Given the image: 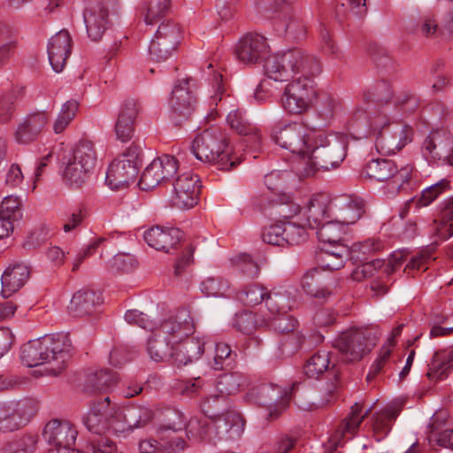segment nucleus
Wrapping results in <instances>:
<instances>
[{
  "mask_svg": "<svg viewBox=\"0 0 453 453\" xmlns=\"http://www.w3.org/2000/svg\"><path fill=\"white\" fill-rule=\"evenodd\" d=\"M265 75L275 81H291L284 88L281 105L289 114L299 115L311 106L316 91L312 79L320 74V60L301 48H293L265 58Z\"/></svg>",
  "mask_w": 453,
  "mask_h": 453,
  "instance_id": "f257e3e1",
  "label": "nucleus"
},
{
  "mask_svg": "<svg viewBox=\"0 0 453 453\" xmlns=\"http://www.w3.org/2000/svg\"><path fill=\"white\" fill-rule=\"evenodd\" d=\"M66 342V337L63 335H46L29 341L21 347V361L28 367L47 365L43 372L58 376L65 368L69 357V344Z\"/></svg>",
  "mask_w": 453,
  "mask_h": 453,
  "instance_id": "f03ea898",
  "label": "nucleus"
},
{
  "mask_svg": "<svg viewBox=\"0 0 453 453\" xmlns=\"http://www.w3.org/2000/svg\"><path fill=\"white\" fill-rule=\"evenodd\" d=\"M347 145L342 139L325 134H314L312 146L307 156L301 157L296 171L300 176H314L319 171L337 168L346 157Z\"/></svg>",
  "mask_w": 453,
  "mask_h": 453,
  "instance_id": "7ed1b4c3",
  "label": "nucleus"
},
{
  "mask_svg": "<svg viewBox=\"0 0 453 453\" xmlns=\"http://www.w3.org/2000/svg\"><path fill=\"white\" fill-rule=\"evenodd\" d=\"M191 151L198 160L216 165L219 170L229 171L235 166L234 160L231 158L228 139L218 127L197 134L192 142Z\"/></svg>",
  "mask_w": 453,
  "mask_h": 453,
  "instance_id": "20e7f679",
  "label": "nucleus"
},
{
  "mask_svg": "<svg viewBox=\"0 0 453 453\" xmlns=\"http://www.w3.org/2000/svg\"><path fill=\"white\" fill-rule=\"evenodd\" d=\"M96 163V151L89 141L80 142L73 149L63 172V180L70 188H81L90 177Z\"/></svg>",
  "mask_w": 453,
  "mask_h": 453,
  "instance_id": "39448f33",
  "label": "nucleus"
},
{
  "mask_svg": "<svg viewBox=\"0 0 453 453\" xmlns=\"http://www.w3.org/2000/svg\"><path fill=\"white\" fill-rule=\"evenodd\" d=\"M376 345L375 335L367 329H352L342 333L334 342L344 362H356L368 355Z\"/></svg>",
  "mask_w": 453,
  "mask_h": 453,
  "instance_id": "423d86ee",
  "label": "nucleus"
},
{
  "mask_svg": "<svg viewBox=\"0 0 453 453\" xmlns=\"http://www.w3.org/2000/svg\"><path fill=\"white\" fill-rule=\"evenodd\" d=\"M272 137L280 147L302 157L308 154L313 142V135L303 123L292 121L280 123L274 127Z\"/></svg>",
  "mask_w": 453,
  "mask_h": 453,
  "instance_id": "0eeeda50",
  "label": "nucleus"
},
{
  "mask_svg": "<svg viewBox=\"0 0 453 453\" xmlns=\"http://www.w3.org/2000/svg\"><path fill=\"white\" fill-rule=\"evenodd\" d=\"M36 403L31 399L0 403V431L12 432L27 424L36 413Z\"/></svg>",
  "mask_w": 453,
  "mask_h": 453,
  "instance_id": "6e6552de",
  "label": "nucleus"
},
{
  "mask_svg": "<svg viewBox=\"0 0 453 453\" xmlns=\"http://www.w3.org/2000/svg\"><path fill=\"white\" fill-rule=\"evenodd\" d=\"M180 34L181 28L179 24L171 20L162 22L149 47L151 59L156 62L166 60L176 50Z\"/></svg>",
  "mask_w": 453,
  "mask_h": 453,
  "instance_id": "1a4fd4ad",
  "label": "nucleus"
},
{
  "mask_svg": "<svg viewBox=\"0 0 453 453\" xmlns=\"http://www.w3.org/2000/svg\"><path fill=\"white\" fill-rule=\"evenodd\" d=\"M77 434V430L68 421L54 419L48 422L43 430V437L50 446L48 453H73L72 446Z\"/></svg>",
  "mask_w": 453,
  "mask_h": 453,
  "instance_id": "9d476101",
  "label": "nucleus"
},
{
  "mask_svg": "<svg viewBox=\"0 0 453 453\" xmlns=\"http://www.w3.org/2000/svg\"><path fill=\"white\" fill-rule=\"evenodd\" d=\"M178 169L179 162L173 156H159L144 169L139 185L143 190L152 189L173 178Z\"/></svg>",
  "mask_w": 453,
  "mask_h": 453,
  "instance_id": "9b49d317",
  "label": "nucleus"
},
{
  "mask_svg": "<svg viewBox=\"0 0 453 453\" xmlns=\"http://www.w3.org/2000/svg\"><path fill=\"white\" fill-rule=\"evenodd\" d=\"M190 79L179 81L175 84L170 105L172 109V118L177 124L187 120L194 112L196 98L194 96V84H191Z\"/></svg>",
  "mask_w": 453,
  "mask_h": 453,
  "instance_id": "f8f14e48",
  "label": "nucleus"
},
{
  "mask_svg": "<svg viewBox=\"0 0 453 453\" xmlns=\"http://www.w3.org/2000/svg\"><path fill=\"white\" fill-rule=\"evenodd\" d=\"M200 183L199 177L192 173L179 175L173 182L172 205L181 210L196 205L200 196Z\"/></svg>",
  "mask_w": 453,
  "mask_h": 453,
  "instance_id": "ddd939ff",
  "label": "nucleus"
},
{
  "mask_svg": "<svg viewBox=\"0 0 453 453\" xmlns=\"http://www.w3.org/2000/svg\"><path fill=\"white\" fill-rule=\"evenodd\" d=\"M172 345L182 342L194 334L195 324L188 308H179L176 313L165 320L158 328Z\"/></svg>",
  "mask_w": 453,
  "mask_h": 453,
  "instance_id": "4468645a",
  "label": "nucleus"
},
{
  "mask_svg": "<svg viewBox=\"0 0 453 453\" xmlns=\"http://www.w3.org/2000/svg\"><path fill=\"white\" fill-rule=\"evenodd\" d=\"M269 47L266 39L258 34L244 35L235 45L237 59L245 65H256L265 58Z\"/></svg>",
  "mask_w": 453,
  "mask_h": 453,
  "instance_id": "2eb2a0df",
  "label": "nucleus"
},
{
  "mask_svg": "<svg viewBox=\"0 0 453 453\" xmlns=\"http://www.w3.org/2000/svg\"><path fill=\"white\" fill-rule=\"evenodd\" d=\"M365 212L364 201L354 196L342 195L332 199L330 216L346 226L356 223Z\"/></svg>",
  "mask_w": 453,
  "mask_h": 453,
  "instance_id": "dca6fc26",
  "label": "nucleus"
},
{
  "mask_svg": "<svg viewBox=\"0 0 453 453\" xmlns=\"http://www.w3.org/2000/svg\"><path fill=\"white\" fill-rule=\"evenodd\" d=\"M245 425L246 420L240 411L234 409H228L215 419L212 423V427L216 431V435L219 439L236 441L243 434Z\"/></svg>",
  "mask_w": 453,
  "mask_h": 453,
  "instance_id": "f3484780",
  "label": "nucleus"
},
{
  "mask_svg": "<svg viewBox=\"0 0 453 453\" xmlns=\"http://www.w3.org/2000/svg\"><path fill=\"white\" fill-rule=\"evenodd\" d=\"M140 111L141 104L135 98H126L120 104L115 123V134L119 141L127 142L133 137Z\"/></svg>",
  "mask_w": 453,
  "mask_h": 453,
  "instance_id": "a211bd4d",
  "label": "nucleus"
},
{
  "mask_svg": "<svg viewBox=\"0 0 453 453\" xmlns=\"http://www.w3.org/2000/svg\"><path fill=\"white\" fill-rule=\"evenodd\" d=\"M331 204L332 198L328 195L325 193L315 194L305 204L300 217L310 228L316 229L324 221L331 219Z\"/></svg>",
  "mask_w": 453,
  "mask_h": 453,
  "instance_id": "6ab92c4d",
  "label": "nucleus"
},
{
  "mask_svg": "<svg viewBox=\"0 0 453 453\" xmlns=\"http://www.w3.org/2000/svg\"><path fill=\"white\" fill-rule=\"evenodd\" d=\"M143 237L151 248L168 253L176 249L183 238V233L176 227L154 226L144 232Z\"/></svg>",
  "mask_w": 453,
  "mask_h": 453,
  "instance_id": "aec40b11",
  "label": "nucleus"
},
{
  "mask_svg": "<svg viewBox=\"0 0 453 453\" xmlns=\"http://www.w3.org/2000/svg\"><path fill=\"white\" fill-rule=\"evenodd\" d=\"M72 37L65 29L60 30L50 37L47 51L49 61L55 72L59 73L64 69L72 52Z\"/></svg>",
  "mask_w": 453,
  "mask_h": 453,
  "instance_id": "412c9836",
  "label": "nucleus"
},
{
  "mask_svg": "<svg viewBox=\"0 0 453 453\" xmlns=\"http://www.w3.org/2000/svg\"><path fill=\"white\" fill-rule=\"evenodd\" d=\"M108 9L102 3L89 4L83 12V19L88 36L99 41L109 26Z\"/></svg>",
  "mask_w": 453,
  "mask_h": 453,
  "instance_id": "4be33fe9",
  "label": "nucleus"
},
{
  "mask_svg": "<svg viewBox=\"0 0 453 453\" xmlns=\"http://www.w3.org/2000/svg\"><path fill=\"white\" fill-rule=\"evenodd\" d=\"M137 174L138 166L118 157L108 167L106 182L111 189L126 188L135 180Z\"/></svg>",
  "mask_w": 453,
  "mask_h": 453,
  "instance_id": "5701e85b",
  "label": "nucleus"
},
{
  "mask_svg": "<svg viewBox=\"0 0 453 453\" xmlns=\"http://www.w3.org/2000/svg\"><path fill=\"white\" fill-rule=\"evenodd\" d=\"M48 121L49 115L44 111L29 114L19 124L14 133L16 142L22 144L34 142L42 132Z\"/></svg>",
  "mask_w": 453,
  "mask_h": 453,
  "instance_id": "b1692460",
  "label": "nucleus"
},
{
  "mask_svg": "<svg viewBox=\"0 0 453 453\" xmlns=\"http://www.w3.org/2000/svg\"><path fill=\"white\" fill-rule=\"evenodd\" d=\"M109 403H111L109 396L92 403L89 411L83 418L84 425L89 432L102 434L109 430Z\"/></svg>",
  "mask_w": 453,
  "mask_h": 453,
  "instance_id": "393cba45",
  "label": "nucleus"
},
{
  "mask_svg": "<svg viewBox=\"0 0 453 453\" xmlns=\"http://www.w3.org/2000/svg\"><path fill=\"white\" fill-rule=\"evenodd\" d=\"M226 122L229 127L237 134L247 137V142H250L252 147L257 148L260 146L261 134L259 129L249 121L245 113L240 109L230 111L226 117Z\"/></svg>",
  "mask_w": 453,
  "mask_h": 453,
  "instance_id": "a878e982",
  "label": "nucleus"
},
{
  "mask_svg": "<svg viewBox=\"0 0 453 453\" xmlns=\"http://www.w3.org/2000/svg\"><path fill=\"white\" fill-rule=\"evenodd\" d=\"M102 303L101 294L92 288H83L76 291L68 305V312L73 317H83L94 311Z\"/></svg>",
  "mask_w": 453,
  "mask_h": 453,
  "instance_id": "bb28decb",
  "label": "nucleus"
},
{
  "mask_svg": "<svg viewBox=\"0 0 453 453\" xmlns=\"http://www.w3.org/2000/svg\"><path fill=\"white\" fill-rule=\"evenodd\" d=\"M204 351V342L188 338L172 345V360L177 366L187 365L198 360Z\"/></svg>",
  "mask_w": 453,
  "mask_h": 453,
  "instance_id": "cd10ccee",
  "label": "nucleus"
},
{
  "mask_svg": "<svg viewBox=\"0 0 453 453\" xmlns=\"http://www.w3.org/2000/svg\"><path fill=\"white\" fill-rule=\"evenodd\" d=\"M30 275V268L23 264H16L8 266L4 272L2 280V295L10 297L19 291L27 281Z\"/></svg>",
  "mask_w": 453,
  "mask_h": 453,
  "instance_id": "c85d7f7f",
  "label": "nucleus"
},
{
  "mask_svg": "<svg viewBox=\"0 0 453 453\" xmlns=\"http://www.w3.org/2000/svg\"><path fill=\"white\" fill-rule=\"evenodd\" d=\"M423 149L433 158L445 161L453 150V139L445 132L434 131L425 139Z\"/></svg>",
  "mask_w": 453,
  "mask_h": 453,
  "instance_id": "c756f323",
  "label": "nucleus"
},
{
  "mask_svg": "<svg viewBox=\"0 0 453 453\" xmlns=\"http://www.w3.org/2000/svg\"><path fill=\"white\" fill-rule=\"evenodd\" d=\"M453 371V348L434 352L428 364L426 377L430 380H443Z\"/></svg>",
  "mask_w": 453,
  "mask_h": 453,
  "instance_id": "7c9ffc66",
  "label": "nucleus"
},
{
  "mask_svg": "<svg viewBox=\"0 0 453 453\" xmlns=\"http://www.w3.org/2000/svg\"><path fill=\"white\" fill-rule=\"evenodd\" d=\"M349 257V248L347 244H329L327 249L320 251L318 261L326 270H339L344 265L345 260Z\"/></svg>",
  "mask_w": 453,
  "mask_h": 453,
  "instance_id": "2f4dec72",
  "label": "nucleus"
},
{
  "mask_svg": "<svg viewBox=\"0 0 453 453\" xmlns=\"http://www.w3.org/2000/svg\"><path fill=\"white\" fill-rule=\"evenodd\" d=\"M354 411H349L345 418L341 419L334 426L333 432L329 438V442L334 449L339 446H342L346 441L353 438L358 432L360 427L358 423L359 419L357 420L354 418Z\"/></svg>",
  "mask_w": 453,
  "mask_h": 453,
  "instance_id": "473e14b6",
  "label": "nucleus"
},
{
  "mask_svg": "<svg viewBox=\"0 0 453 453\" xmlns=\"http://www.w3.org/2000/svg\"><path fill=\"white\" fill-rule=\"evenodd\" d=\"M395 172L388 181V187L397 193H408L417 187V173L414 166L405 165L401 168L395 165Z\"/></svg>",
  "mask_w": 453,
  "mask_h": 453,
  "instance_id": "72a5a7b5",
  "label": "nucleus"
},
{
  "mask_svg": "<svg viewBox=\"0 0 453 453\" xmlns=\"http://www.w3.org/2000/svg\"><path fill=\"white\" fill-rule=\"evenodd\" d=\"M399 414L398 410L388 407L374 412L371 417V427L374 438L380 441L390 432L392 424Z\"/></svg>",
  "mask_w": 453,
  "mask_h": 453,
  "instance_id": "f704fd0d",
  "label": "nucleus"
},
{
  "mask_svg": "<svg viewBox=\"0 0 453 453\" xmlns=\"http://www.w3.org/2000/svg\"><path fill=\"white\" fill-rule=\"evenodd\" d=\"M285 392L273 383H263L251 388L247 394L249 401L261 405H272L279 398H281Z\"/></svg>",
  "mask_w": 453,
  "mask_h": 453,
  "instance_id": "c9c22d12",
  "label": "nucleus"
},
{
  "mask_svg": "<svg viewBox=\"0 0 453 453\" xmlns=\"http://www.w3.org/2000/svg\"><path fill=\"white\" fill-rule=\"evenodd\" d=\"M395 163L390 159L377 158L369 161L362 170L363 177L377 181H389L395 172Z\"/></svg>",
  "mask_w": 453,
  "mask_h": 453,
  "instance_id": "e433bc0d",
  "label": "nucleus"
},
{
  "mask_svg": "<svg viewBox=\"0 0 453 453\" xmlns=\"http://www.w3.org/2000/svg\"><path fill=\"white\" fill-rule=\"evenodd\" d=\"M323 283V275L317 269L305 273L301 279L302 289L318 299H326L332 295V291Z\"/></svg>",
  "mask_w": 453,
  "mask_h": 453,
  "instance_id": "4c0bfd02",
  "label": "nucleus"
},
{
  "mask_svg": "<svg viewBox=\"0 0 453 453\" xmlns=\"http://www.w3.org/2000/svg\"><path fill=\"white\" fill-rule=\"evenodd\" d=\"M348 228V226L342 224L339 220L336 221V219H328L316 229L320 242L328 244H339L342 243Z\"/></svg>",
  "mask_w": 453,
  "mask_h": 453,
  "instance_id": "58836bf2",
  "label": "nucleus"
},
{
  "mask_svg": "<svg viewBox=\"0 0 453 453\" xmlns=\"http://www.w3.org/2000/svg\"><path fill=\"white\" fill-rule=\"evenodd\" d=\"M118 375L109 369H101L89 375L87 389L91 393H104L117 385Z\"/></svg>",
  "mask_w": 453,
  "mask_h": 453,
  "instance_id": "ea45409f",
  "label": "nucleus"
},
{
  "mask_svg": "<svg viewBox=\"0 0 453 453\" xmlns=\"http://www.w3.org/2000/svg\"><path fill=\"white\" fill-rule=\"evenodd\" d=\"M148 352L151 359L163 362L172 359V342L159 329L149 339Z\"/></svg>",
  "mask_w": 453,
  "mask_h": 453,
  "instance_id": "a19ab883",
  "label": "nucleus"
},
{
  "mask_svg": "<svg viewBox=\"0 0 453 453\" xmlns=\"http://www.w3.org/2000/svg\"><path fill=\"white\" fill-rule=\"evenodd\" d=\"M265 305L273 315L285 314L291 310L292 300L286 290H267Z\"/></svg>",
  "mask_w": 453,
  "mask_h": 453,
  "instance_id": "79ce46f5",
  "label": "nucleus"
},
{
  "mask_svg": "<svg viewBox=\"0 0 453 453\" xmlns=\"http://www.w3.org/2000/svg\"><path fill=\"white\" fill-rule=\"evenodd\" d=\"M285 244L300 245L305 242L309 234L306 230L309 227L301 217L294 221H284Z\"/></svg>",
  "mask_w": 453,
  "mask_h": 453,
  "instance_id": "37998d69",
  "label": "nucleus"
},
{
  "mask_svg": "<svg viewBox=\"0 0 453 453\" xmlns=\"http://www.w3.org/2000/svg\"><path fill=\"white\" fill-rule=\"evenodd\" d=\"M266 325L265 319L251 311H243L235 315L234 326L245 334H252L257 328Z\"/></svg>",
  "mask_w": 453,
  "mask_h": 453,
  "instance_id": "c03bdc74",
  "label": "nucleus"
},
{
  "mask_svg": "<svg viewBox=\"0 0 453 453\" xmlns=\"http://www.w3.org/2000/svg\"><path fill=\"white\" fill-rule=\"evenodd\" d=\"M329 365V353L326 351H318L306 361L303 372L307 377L317 379L327 371Z\"/></svg>",
  "mask_w": 453,
  "mask_h": 453,
  "instance_id": "a18cd8bd",
  "label": "nucleus"
},
{
  "mask_svg": "<svg viewBox=\"0 0 453 453\" xmlns=\"http://www.w3.org/2000/svg\"><path fill=\"white\" fill-rule=\"evenodd\" d=\"M227 397L222 395H210L201 403V409L205 416L210 418L212 423L218 417L228 410Z\"/></svg>",
  "mask_w": 453,
  "mask_h": 453,
  "instance_id": "49530a36",
  "label": "nucleus"
},
{
  "mask_svg": "<svg viewBox=\"0 0 453 453\" xmlns=\"http://www.w3.org/2000/svg\"><path fill=\"white\" fill-rule=\"evenodd\" d=\"M243 376L238 372L224 373L217 381V389L220 395L227 396L237 393L244 385Z\"/></svg>",
  "mask_w": 453,
  "mask_h": 453,
  "instance_id": "de8ad7c7",
  "label": "nucleus"
},
{
  "mask_svg": "<svg viewBox=\"0 0 453 453\" xmlns=\"http://www.w3.org/2000/svg\"><path fill=\"white\" fill-rule=\"evenodd\" d=\"M276 202L279 204L277 213L282 219L291 221L290 219H297L302 216L301 206L293 201V197L286 193H279L277 195Z\"/></svg>",
  "mask_w": 453,
  "mask_h": 453,
  "instance_id": "09e8293b",
  "label": "nucleus"
},
{
  "mask_svg": "<svg viewBox=\"0 0 453 453\" xmlns=\"http://www.w3.org/2000/svg\"><path fill=\"white\" fill-rule=\"evenodd\" d=\"M267 289L259 283L253 282L246 285L239 291L237 297L245 305H257L265 301Z\"/></svg>",
  "mask_w": 453,
  "mask_h": 453,
  "instance_id": "8fccbe9b",
  "label": "nucleus"
},
{
  "mask_svg": "<svg viewBox=\"0 0 453 453\" xmlns=\"http://www.w3.org/2000/svg\"><path fill=\"white\" fill-rule=\"evenodd\" d=\"M304 336L300 332H293L284 335L278 346L279 356L288 357L301 349L304 342Z\"/></svg>",
  "mask_w": 453,
  "mask_h": 453,
  "instance_id": "3c124183",
  "label": "nucleus"
},
{
  "mask_svg": "<svg viewBox=\"0 0 453 453\" xmlns=\"http://www.w3.org/2000/svg\"><path fill=\"white\" fill-rule=\"evenodd\" d=\"M349 129L357 135H371L370 111L356 109L349 118Z\"/></svg>",
  "mask_w": 453,
  "mask_h": 453,
  "instance_id": "603ef678",
  "label": "nucleus"
},
{
  "mask_svg": "<svg viewBox=\"0 0 453 453\" xmlns=\"http://www.w3.org/2000/svg\"><path fill=\"white\" fill-rule=\"evenodd\" d=\"M382 245L376 240H366L363 242H357L349 249V258L355 262H364L369 256L381 249Z\"/></svg>",
  "mask_w": 453,
  "mask_h": 453,
  "instance_id": "864d4df0",
  "label": "nucleus"
},
{
  "mask_svg": "<svg viewBox=\"0 0 453 453\" xmlns=\"http://www.w3.org/2000/svg\"><path fill=\"white\" fill-rule=\"evenodd\" d=\"M79 109V103L71 99L65 102L60 110V112L53 125L56 134L62 133L75 117Z\"/></svg>",
  "mask_w": 453,
  "mask_h": 453,
  "instance_id": "5fc2aeb1",
  "label": "nucleus"
},
{
  "mask_svg": "<svg viewBox=\"0 0 453 453\" xmlns=\"http://www.w3.org/2000/svg\"><path fill=\"white\" fill-rule=\"evenodd\" d=\"M418 33L426 39H437L441 34V28L434 14L427 13L420 18Z\"/></svg>",
  "mask_w": 453,
  "mask_h": 453,
  "instance_id": "6e6d98bb",
  "label": "nucleus"
},
{
  "mask_svg": "<svg viewBox=\"0 0 453 453\" xmlns=\"http://www.w3.org/2000/svg\"><path fill=\"white\" fill-rule=\"evenodd\" d=\"M448 189H449V181L447 180H441L438 183L424 189L420 196L416 201L411 200L410 202L416 203L417 207L427 206L441 193Z\"/></svg>",
  "mask_w": 453,
  "mask_h": 453,
  "instance_id": "4d7b16f0",
  "label": "nucleus"
},
{
  "mask_svg": "<svg viewBox=\"0 0 453 453\" xmlns=\"http://www.w3.org/2000/svg\"><path fill=\"white\" fill-rule=\"evenodd\" d=\"M105 267L112 273H129L135 267V259L131 255L119 253L107 261Z\"/></svg>",
  "mask_w": 453,
  "mask_h": 453,
  "instance_id": "13d9d810",
  "label": "nucleus"
},
{
  "mask_svg": "<svg viewBox=\"0 0 453 453\" xmlns=\"http://www.w3.org/2000/svg\"><path fill=\"white\" fill-rule=\"evenodd\" d=\"M212 428V425L209 426L206 420L193 418L189 420L186 427V434L188 439L193 441H200L206 438L211 439L210 431Z\"/></svg>",
  "mask_w": 453,
  "mask_h": 453,
  "instance_id": "bf43d9fd",
  "label": "nucleus"
},
{
  "mask_svg": "<svg viewBox=\"0 0 453 453\" xmlns=\"http://www.w3.org/2000/svg\"><path fill=\"white\" fill-rule=\"evenodd\" d=\"M170 0H150L144 17L147 25L157 22L168 12Z\"/></svg>",
  "mask_w": 453,
  "mask_h": 453,
  "instance_id": "052dcab7",
  "label": "nucleus"
},
{
  "mask_svg": "<svg viewBox=\"0 0 453 453\" xmlns=\"http://www.w3.org/2000/svg\"><path fill=\"white\" fill-rule=\"evenodd\" d=\"M116 445L106 437H98L90 439L83 448L79 450L80 453H115Z\"/></svg>",
  "mask_w": 453,
  "mask_h": 453,
  "instance_id": "680f3d73",
  "label": "nucleus"
},
{
  "mask_svg": "<svg viewBox=\"0 0 453 453\" xmlns=\"http://www.w3.org/2000/svg\"><path fill=\"white\" fill-rule=\"evenodd\" d=\"M228 288V282L221 278H207L201 284L202 292L209 296H222Z\"/></svg>",
  "mask_w": 453,
  "mask_h": 453,
  "instance_id": "e2e57ef3",
  "label": "nucleus"
},
{
  "mask_svg": "<svg viewBox=\"0 0 453 453\" xmlns=\"http://www.w3.org/2000/svg\"><path fill=\"white\" fill-rule=\"evenodd\" d=\"M284 237L285 234L283 222L265 227L262 233L263 241L271 245L284 246Z\"/></svg>",
  "mask_w": 453,
  "mask_h": 453,
  "instance_id": "0e129e2a",
  "label": "nucleus"
},
{
  "mask_svg": "<svg viewBox=\"0 0 453 453\" xmlns=\"http://www.w3.org/2000/svg\"><path fill=\"white\" fill-rule=\"evenodd\" d=\"M392 98V91L388 84L381 83L378 85L374 90L365 91L363 94L365 102L375 101L378 104L384 105L388 104Z\"/></svg>",
  "mask_w": 453,
  "mask_h": 453,
  "instance_id": "69168bd1",
  "label": "nucleus"
},
{
  "mask_svg": "<svg viewBox=\"0 0 453 453\" xmlns=\"http://www.w3.org/2000/svg\"><path fill=\"white\" fill-rule=\"evenodd\" d=\"M393 349L390 345L383 344L380 348L378 357L371 365L370 371L366 376V380H373L388 364Z\"/></svg>",
  "mask_w": 453,
  "mask_h": 453,
  "instance_id": "338daca9",
  "label": "nucleus"
},
{
  "mask_svg": "<svg viewBox=\"0 0 453 453\" xmlns=\"http://www.w3.org/2000/svg\"><path fill=\"white\" fill-rule=\"evenodd\" d=\"M231 348L228 344L219 342L216 344L212 367L214 370H223L230 365Z\"/></svg>",
  "mask_w": 453,
  "mask_h": 453,
  "instance_id": "774afa93",
  "label": "nucleus"
}]
</instances>
